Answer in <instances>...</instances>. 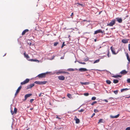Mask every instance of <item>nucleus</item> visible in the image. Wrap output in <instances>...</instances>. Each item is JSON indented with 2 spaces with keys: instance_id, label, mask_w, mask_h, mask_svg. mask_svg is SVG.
Instances as JSON below:
<instances>
[{
  "instance_id": "nucleus-28",
  "label": "nucleus",
  "mask_w": 130,
  "mask_h": 130,
  "mask_svg": "<svg viewBox=\"0 0 130 130\" xmlns=\"http://www.w3.org/2000/svg\"><path fill=\"white\" fill-rule=\"evenodd\" d=\"M35 83L39 85H41V82L36 81L35 82Z\"/></svg>"
},
{
  "instance_id": "nucleus-44",
  "label": "nucleus",
  "mask_w": 130,
  "mask_h": 130,
  "mask_svg": "<svg viewBox=\"0 0 130 130\" xmlns=\"http://www.w3.org/2000/svg\"><path fill=\"white\" fill-rule=\"evenodd\" d=\"M127 81L128 83H130V78L128 79L127 80Z\"/></svg>"
},
{
  "instance_id": "nucleus-54",
  "label": "nucleus",
  "mask_w": 130,
  "mask_h": 130,
  "mask_svg": "<svg viewBox=\"0 0 130 130\" xmlns=\"http://www.w3.org/2000/svg\"><path fill=\"white\" fill-rule=\"evenodd\" d=\"M104 101H105L106 102H108L107 100H104Z\"/></svg>"
},
{
  "instance_id": "nucleus-43",
  "label": "nucleus",
  "mask_w": 130,
  "mask_h": 130,
  "mask_svg": "<svg viewBox=\"0 0 130 130\" xmlns=\"http://www.w3.org/2000/svg\"><path fill=\"white\" fill-rule=\"evenodd\" d=\"M64 42H63V43L62 44L61 46V48H62L65 45L64 44Z\"/></svg>"
},
{
  "instance_id": "nucleus-7",
  "label": "nucleus",
  "mask_w": 130,
  "mask_h": 130,
  "mask_svg": "<svg viewBox=\"0 0 130 130\" xmlns=\"http://www.w3.org/2000/svg\"><path fill=\"white\" fill-rule=\"evenodd\" d=\"M34 85L35 84L34 83L30 84L29 85L27 86V89H30L31 88L33 87L34 86Z\"/></svg>"
},
{
  "instance_id": "nucleus-50",
  "label": "nucleus",
  "mask_w": 130,
  "mask_h": 130,
  "mask_svg": "<svg viewBox=\"0 0 130 130\" xmlns=\"http://www.w3.org/2000/svg\"><path fill=\"white\" fill-rule=\"evenodd\" d=\"M18 92H15V96H17V94H18Z\"/></svg>"
},
{
  "instance_id": "nucleus-32",
  "label": "nucleus",
  "mask_w": 130,
  "mask_h": 130,
  "mask_svg": "<svg viewBox=\"0 0 130 130\" xmlns=\"http://www.w3.org/2000/svg\"><path fill=\"white\" fill-rule=\"evenodd\" d=\"M77 62L79 63L80 64H86V63L85 62H79L78 61H77Z\"/></svg>"
},
{
  "instance_id": "nucleus-24",
  "label": "nucleus",
  "mask_w": 130,
  "mask_h": 130,
  "mask_svg": "<svg viewBox=\"0 0 130 130\" xmlns=\"http://www.w3.org/2000/svg\"><path fill=\"white\" fill-rule=\"evenodd\" d=\"M119 82V80H118L114 79L113 80V83L115 84Z\"/></svg>"
},
{
  "instance_id": "nucleus-19",
  "label": "nucleus",
  "mask_w": 130,
  "mask_h": 130,
  "mask_svg": "<svg viewBox=\"0 0 130 130\" xmlns=\"http://www.w3.org/2000/svg\"><path fill=\"white\" fill-rule=\"evenodd\" d=\"M127 73V72L125 70H124L120 72V73L121 74H125Z\"/></svg>"
},
{
  "instance_id": "nucleus-33",
  "label": "nucleus",
  "mask_w": 130,
  "mask_h": 130,
  "mask_svg": "<svg viewBox=\"0 0 130 130\" xmlns=\"http://www.w3.org/2000/svg\"><path fill=\"white\" fill-rule=\"evenodd\" d=\"M103 120V119H101L99 120V122H98V123H100L102 122V121Z\"/></svg>"
},
{
  "instance_id": "nucleus-9",
  "label": "nucleus",
  "mask_w": 130,
  "mask_h": 130,
  "mask_svg": "<svg viewBox=\"0 0 130 130\" xmlns=\"http://www.w3.org/2000/svg\"><path fill=\"white\" fill-rule=\"evenodd\" d=\"M58 78L60 80H64L65 79V77L63 76H58Z\"/></svg>"
},
{
  "instance_id": "nucleus-22",
  "label": "nucleus",
  "mask_w": 130,
  "mask_h": 130,
  "mask_svg": "<svg viewBox=\"0 0 130 130\" xmlns=\"http://www.w3.org/2000/svg\"><path fill=\"white\" fill-rule=\"evenodd\" d=\"M21 88H22V86H20L18 87V88L17 89V90L16 92H18L19 93V92L20 90L21 89Z\"/></svg>"
},
{
  "instance_id": "nucleus-40",
  "label": "nucleus",
  "mask_w": 130,
  "mask_h": 130,
  "mask_svg": "<svg viewBox=\"0 0 130 130\" xmlns=\"http://www.w3.org/2000/svg\"><path fill=\"white\" fill-rule=\"evenodd\" d=\"M94 111L95 113L98 112L99 111L98 110L96 109H94Z\"/></svg>"
},
{
  "instance_id": "nucleus-52",
  "label": "nucleus",
  "mask_w": 130,
  "mask_h": 130,
  "mask_svg": "<svg viewBox=\"0 0 130 130\" xmlns=\"http://www.w3.org/2000/svg\"><path fill=\"white\" fill-rule=\"evenodd\" d=\"M88 60V58H86L85 59V60L84 61H87Z\"/></svg>"
},
{
  "instance_id": "nucleus-58",
  "label": "nucleus",
  "mask_w": 130,
  "mask_h": 130,
  "mask_svg": "<svg viewBox=\"0 0 130 130\" xmlns=\"http://www.w3.org/2000/svg\"><path fill=\"white\" fill-rule=\"evenodd\" d=\"M33 109V108H31L30 109V110H31Z\"/></svg>"
},
{
  "instance_id": "nucleus-55",
  "label": "nucleus",
  "mask_w": 130,
  "mask_h": 130,
  "mask_svg": "<svg viewBox=\"0 0 130 130\" xmlns=\"http://www.w3.org/2000/svg\"><path fill=\"white\" fill-rule=\"evenodd\" d=\"M130 98V96H129L128 97H126L125 98Z\"/></svg>"
},
{
  "instance_id": "nucleus-4",
  "label": "nucleus",
  "mask_w": 130,
  "mask_h": 130,
  "mask_svg": "<svg viewBox=\"0 0 130 130\" xmlns=\"http://www.w3.org/2000/svg\"><path fill=\"white\" fill-rule=\"evenodd\" d=\"M29 79L27 78L24 81L21 83V84L22 85L28 83L29 81Z\"/></svg>"
},
{
  "instance_id": "nucleus-30",
  "label": "nucleus",
  "mask_w": 130,
  "mask_h": 130,
  "mask_svg": "<svg viewBox=\"0 0 130 130\" xmlns=\"http://www.w3.org/2000/svg\"><path fill=\"white\" fill-rule=\"evenodd\" d=\"M17 109L16 108H15L14 109V113L15 114L17 112Z\"/></svg>"
},
{
  "instance_id": "nucleus-47",
  "label": "nucleus",
  "mask_w": 130,
  "mask_h": 130,
  "mask_svg": "<svg viewBox=\"0 0 130 130\" xmlns=\"http://www.w3.org/2000/svg\"><path fill=\"white\" fill-rule=\"evenodd\" d=\"M128 50L129 51H130V44H128Z\"/></svg>"
},
{
  "instance_id": "nucleus-35",
  "label": "nucleus",
  "mask_w": 130,
  "mask_h": 130,
  "mask_svg": "<svg viewBox=\"0 0 130 130\" xmlns=\"http://www.w3.org/2000/svg\"><path fill=\"white\" fill-rule=\"evenodd\" d=\"M58 44V42H56L54 43V46H56Z\"/></svg>"
},
{
  "instance_id": "nucleus-42",
  "label": "nucleus",
  "mask_w": 130,
  "mask_h": 130,
  "mask_svg": "<svg viewBox=\"0 0 130 130\" xmlns=\"http://www.w3.org/2000/svg\"><path fill=\"white\" fill-rule=\"evenodd\" d=\"M77 4H78L79 5L81 6L82 7H83L84 6V5L82 4H81L80 3H77Z\"/></svg>"
},
{
  "instance_id": "nucleus-14",
  "label": "nucleus",
  "mask_w": 130,
  "mask_h": 130,
  "mask_svg": "<svg viewBox=\"0 0 130 130\" xmlns=\"http://www.w3.org/2000/svg\"><path fill=\"white\" fill-rule=\"evenodd\" d=\"M126 56L127 57V59L128 61V63H129L130 62V58L129 57L128 54V53H126Z\"/></svg>"
},
{
  "instance_id": "nucleus-1",
  "label": "nucleus",
  "mask_w": 130,
  "mask_h": 130,
  "mask_svg": "<svg viewBox=\"0 0 130 130\" xmlns=\"http://www.w3.org/2000/svg\"><path fill=\"white\" fill-rule=\"evenodd\" d=\"M50 72H46V73H42L38 75L37 77L39 78H44L45 77L46 75L50 73Z\"/></svg>"
},
{
  "instance_id": "nucleus-49",
  "label": "nucleus",
  "mask_w": 130,
  "mask_h": 130,
  "mask_svg": "<svg viewBox=\"0 0 130 130\" xmlns=\"http://www.w3.org/2000/svg\"><path fill=\"white\" fill-rule=\"evenodd\" d=\"M18 92H15V96H17V94H18Z\"/></svg>"
},
{
  "instance_id": "nucleus-56",
  "label": "nucleus",
  "mask_w": 130,
  "mask_h": 130,
  "mask_svg": "<svg viewBox=\"0 0 130 130\" xmlns=\"http://www.w3.org/2000/svg\"><path fill=\"white\" fill-rule=\"evenodd\" d=\"M56 118L59 119H60V118H59L57 116L56 117Z\"/></svg>"
},
{
  "instance_id": "nucleus-16",
  "label": "nucleus",
  "mask_w": 130,
  "mask_h": 130,
  "mask_svg": "<svg viewBox=\"0 0 130 130\" xmlns=\"http://www.w3.org/2000/svg\"><path fill=\"white\" fill-rule=\"evenodd\" d=\"M80 84L81 85H88L89 84H90V83L89 82H84V83L80 82Z\"/></svg>"
},
{
  "instance_id": "nucleus-26",
  "label": "nucleus",
  "mask_w": 130,
  "mask_h": 130,
  "mask_svg": "<svg viewBox=\"0 0 130 130\" xmlns=\"http://www.w3.org/2000/svg\"><path fill=\"white\" fill-rule=\"evenodd\" d=\"M128 89L127 88H125V89H122L121 90V92H122L124 91H126L127 90H128Z\"/></svg>"
},
{
  "instance_id": "nucleus-34",
  "label": "nucleus",
  "mask_w": 130,
  "mask_h": 130,
  "mask_svg": "<svg viewBox=\"0 0 130 130\" xmlns=\"http://www.w3.org/2000/svg\"><path fill=\"white\" fill-rule=\"evenodd\" d=\"M118 90H116V91H113V92L116 94H118Z\"/></svg>"
},
{
  "instance_id": "nucleus-29",
  "label": "nucleus",
  "mask_w": 130,
  "mask_h": 130,
  "mask_svg": "<svg viewBox=\"0 0 130 130\" xmlns=\"http://www.w3.org/2000/svg\"><path fill=\"white\" fill-rule=\"evenodd\" d=\"M47 82V81L41 82V85L45 84H46Z\"/></svg>"
},
{
  "instance_id": "nucleus-46",
  "label": "nucleus",
  "mask_w": 130,
  "mask_h": 130,
  "mask_svg": "<svg viewBox=\"0 0 130 130\" xmlns=\"http://www.w3.org/2000/svg\"><path fill=\"white\" fill-rule=\"evenodd\" d=\"M34 99H31L30 100V103H32L33 101H34Z\"/></svg>"
},
{
  "instance_id": "nucleus-60",
  "label": "nucleus",
  "mask_w": 130,
  "mask_h": 130,
  "mask_svg": "<svg viewBox=\"0 0 130 130\" xmlns=\"http://www.w3.org/2000/svg\"><path fill=\"white\" fill-rule=\"evenodd\" d=\"M94 41H95H95H96V39H95V40H94Z\"/></svg>"
},
{
  "instance_id": "nucleus-20",
  "label": "nucleus",
  "mask_w": 130,
  "mask_h": 130,
  "mask_svg": "<svg viewBox=\"0 0 130 130\" xmlns=\"http://www.w3.org/2000/svg\"><path fill=\"white\" fill-rule=\"evenodd\" d=\"M28 60L31 61H35L38 62H39V61L37 59H30Z\"/></svg>"
},
{
  "instance_id": "nucleus-45",
  "label": "nucleus",
  "mask_w": 130,
  "mask_h": 130,
  "mask_svg": "<svg viewBox=\"0 0 130 130\" xmlns=\"http://www.w3.org/2000/svg\"><path fill=\"white\" fill-rule=\"evenodd\" d=\"M126 130H130V127H127L126 128Z\"/></svg>"
},
{
  "instance_id": "nucleus-27",
  "label": "nucleus",
  "mask_w": 130,
  "mask_h": 130,
  "mask_svg": "<svg viewBox=\"0 0 130 130\" xmlns=\"http://www.w3.org/2000/svg\"><path fill=\"white\" fill-rule=\"evenodd\" d=\"M67 96L70 99L72 98L71 95L69 93H68L67 94Z\"/></svg>"
},
{
  "instance_id": "nucleus-15",
  "label": "nucleus",
  "mask_w": 130,
  "mask_h": 130,
  "mask_svg": "<svg viewBox=\"0 0 130 130\" xmlns=\"http://www.w3.org/2000/svg\"><path fill=\"white\" fill-rule=\"evenodd\" d=\"M29 31V30L28 29H26L24 30L22 33V35H23L25 34L26 32H28Z\"/></svg>"
},
{
  "instance_id": "nucleus-8",
  "label": "nucleus",
  "mask_w": 130,
  "mask_h": 130,
  "mask_svg": "<svg viewBox=\"0 0 130 130\" xmlns=\"http://www.w3.org/2000/svg\"><path fill=\"white\" fill-rule=\"evenodd\" d=\"M74 119L75 120L76 123L78 124L79 123L80 120L79 119H78L76 116L75 117Z\"/></svg>"
},
{
  "instance_id": "nucleus-48",
  "label": "nucleus",
  "mask_w": 130,
  "mask_h": 130,
  "mask_svg": "<svg viewBox=\"0 0 130 130\" xmlns=\"http://www.w3.org/2000/svg\"><path fill=\"white\" fill-rule=\"evenodd\" d=\"M95 115V113H93V114H92V116H91V118L93 117Z\"/></svg>"
},
{
  "instance_id": "nucleus-25",
  "label": "nucleus",
  "mask_w": 130,
  "mask_h": 130,
  "mask_svg": "<svg viewBox=\"0 0 130 130\" xmlns=\"http://www.w3.org/2000/svg\"><path fill=\"white\" fill-rule=\"evenodd\" d=\"M106 83L108 84H110L111 83V82L110 80H107L106 81Z\"/></svg>"
},
{
  "instance_id": "nucleus-37",
  "label": "nucleus",
  "mask_w": 130,
  "mask_h": 130,
  "mask_svg": "<svg viewBox=\"0 0 130 130\" xmlns=\"http://www.w3.org/2000/svg\"><path fill=\"white\" fill-rule=\"evenodd\" d=\"M42 94H44L43 93H41L39 94V96L40 97L41 96H43V95H42Z\"/></svg>"
},
{
  "instance_id": "nucleus-11",
  "label": "nucleus",
  "mask_w": 130,
  "mask_h": 130,
  "mask_svg": "<svg viewBox=\"0 0 130 130\" xmlns=\"http://www.w3.org/2000/svg\"><path fill=\"white\" fill-rule=\"evenodd\" d=\"M128 40L125 39L122 40V42L123 43H126L128 42Z\"/></svg>"
},
{
  "instance_id": "nucleus-53",
  "label": "nucleus",
  "mask_w": 130,
  "mask_h": 130,
  "mask_svg": "<svg viewBox=\"0 0 130 130\" xmlns=\"http://www.w3.org/2000/svg\"><path fill=\"white\" fill-rule=\"evenodd\" d=\"M107 56H108V57H109V52H108V53L107 54Z\"/></svg>"
},
{
  "instance_id": "nucleus-23",
  "label": "nucleus",
  "mask_w": 130,
  "mask_h": 130,
  "mask_svg": "<svg viewBox=\"0 0 130 130\" xmlns=\"http://www.w3.org/2000/svg\"><path fill=\"white\" fill-rule=\"evenodd\" d=\"M75 70H77V69H73V68H69L68 69V70L69 71H73Z\"/></svg>"
},
{
  "instance_id": "nucleus-38",
  "label": "nucleus",
  "mask_w": 130,
  "mask_h": 130,
  "mask_svg": "<svg viewBox=\"0 0 130 130\" xmlns=\"http://www.w3.org/2000/svg\"><path fill=\"white\" fill-rule=\"evenodd\" d=\"M96 99V98L95 97H93L91 99L93 100H95Z\"/></svg>"
},
{
  "instance_id": "nucleus-2",
  "label": "nucleus",
  "mask_w": 130,
  "mask_h": 130,
  "mask_svg": "<svg viewBox=\"0 0 130 130\" xmlns=\"http://www.w3.org/2000/svg\"><path fill=\"white\" fill-rule=\"evenodd\" d=\"M115 23L116 20H112L109 23L107 24V26H112L115 24Z\"/></svg>"
},
{
  "instance_id": "nucleus-6",
  "label": "nucleus",
  "mask_w": 130,
  "mask_h": 130,
  "mask_svg": "<svg viewBox=\"0 0 130 130\" xmlns=\"http://www.w3.org/2000/svg\"><path fill=\"white\" fill-rule=\"evenodd\" d=\"M32 94L30 93L27 94L25 95V99L24 100V101L26 100Z\"/></svg>"
},
{
  "instance_id": "nucleus-12",
  "label": "nucleus",
  "mask_w": 130,
  "mask_h": 130,
  "mask_svg": "<svg viewBox=\"0 0 130 130\" xmlns=\"http://www.w3.org/2000/svg\"><path fill=\"white\" fill-rule=\"evenodd\" d=\"M110 49L113 54H117L116 53H115V49L113 48V47L112 46L111 47Z\"/></svg>"
},
{
  "instance_id": "nucleus-17",
  "label": "nucleus",
  "mask_w": 130,
  "mask_h": 130,
  "mask_svg": "<svg viewBox=\"0 0 130 130\" xmlns=\"http://www.w3.org/2000/svg\"><path fill=\"white\" fill-rule=\"evenodd\" d=\"M117 19V21L119 23H121L122 22V20L121 18H116Z\"/></svg>"
},
{
  "instance_id": "nucleus-39",
  "label": "nucleus",
  "mask_w": 130,
  "mask_h": 130,
  "mask_svg": "<svg viewBox=\"0 0 130 130\" xmlns=\"http://www.w3.org/2000/svg\"><path fill=\"white\" fill-rule=\"evenodd\" d=\"M84 111V109H82L80 110H79L78 111L79 112H82L83 111Z\"/></svg>"
},
{
  "instance_id": "nucleus-13",
  "label": "nucleus",
  "mask_w": 130,
  "mask_h": 130,
  "mask_svg": "<svg viewBox=\"0 0 130 130\" xmlns=\"http://www.w3.org/2000/svg\"><path fill=\"white\" fill-rule=\"evenodd\" d=\"M24 55L25 57L28 60L29 58V56L28 54H26L25 52L24 53Z\"/></svg>"
},
{
  "instance_id": "nucleus-5",
  "label": "nucleus",
  "mask_w": 130,
  "mask_h": 130,
  "mask_svg": "<svg viewBox=\"0 0 130 130\" xmlns=\"http://www.w3.org/2000/svg\"><path fill=\"white\" fill-rule=\"evenodd\" d=\"M57 74H58V73H65V74H69L68 72H65L64 71H63L62 70H59L57 72Z\"/></svg>"
},
{
  "instance_id": "nucleus-31",
  "label": "nucleus",
  "mask_w": 130,
  "mask_h": 130,
  "mask_svg": "<svg viewBox=\"0 0 130 130\" xmlns=\"http://www.w3.org/2000/svg\"><path fill=\"white\" fill-rule=\"evenodd\" d=\"M99 61H100L99 59H98L97 60H96L93 63H98V62H99Z\"/></svg>"
},
{
  "instance_id": "nucleus-41",
  "label": "nucleus",
  "mask_w": 130,
  "mask_h": 130,
  "mask_svg": "<svg viewBox=\"0 0 130 130\" xmlns=\"http://www.w3.org/2000/svg\"><path fill=\"white\" fill-rule=\"evenodd\" d=\"M84 95H85V96H88L89 95V94L88 93H85L84 94Z\"/></svg>"
},
{
  "instance_id": "nucleus-36",
  "label": "nucleus",
  "mask_w": 130,
  "mask_h": 130,
  "mask_svg": "<svg viewBox=\"0 0 130 130\" xmlns=\"http://www.w3.org/2000/svg\"><path fill=\"white\" fill-rule=\"evenodd\" d=\"M97 102L96 101H94L91 104V105H93L94 104L96 103Z\"/></svg>"
},
{
  "instance_id": "nucleus-3",
  "label": "nucleus",
  "mask_w": 130,
  "mask_h": 130,
  "mask_svg": "<svg viewBox=\"0 0 130 130\" xmlns=\"http://www.w3.org/2000/svg\"><path fill=\"white\" fill-rule=\"evenodd\" d=\"M104 32V30H102L101 29H99L95 31H94V34H96L99 33H103Z\"/></svg>"
},
{
  "instance_id": "nucleus-18",
  "label": "nucleus",
  "mask_w": 130,
  "mask_h": 130,
  "mask_svg": "<svg viewBox=\"0 0 130 130\" xmlns=\"http://www.w3.org/2000/svg\"><path fill=\"white\" fill-rule=\"evenodd\" d=\"M119 116V114L115 116H113L112 115H111L110 116V117L111 118H118Z\"/></svg>"
},
{
  "instance_id": "nucleus-57",
  "label": "nucleus",
  "mask_w": 130,
  "mask_h": 130,
  "mask_svg": "<svg viewBox=\"0 0 130 130\" xmlns=\"http://www.w3.org/2000/svg\"><path fill=\"white\" fill-rule=\"evenodd\" d=\"M28 43V44H30V45H31V43H30H30H29V44Z\"/></svg>"
},
{
  "instance_id": "nucleus-51",
  "label": "nucleus",
  "mask_w": 130,
  "mask_h": 130,
  "mask_svg": "<svg viewBox=\"0 0 130 130\" xmlns=\"http://www.w3.org/2000/svg\"><path fill=\"white\" fill-rule=\"evenodd\" d=\"M11 114H12V115H13V114H14V112H13V111H12V110H11Z\"/></svg>"
},
{
  "instance_id": "nucleus-10",
  "label": "nucleus",
  "mask_w": 130,
  "mask_h": 130,
  "mask_svg": "<svg viewBox=\"0 0 130 130\" xmlns=\"http://www.w3.org/2000/svg\"><path fill=\"white\" fill-rule=\"evenodd\" d=\"M79 71L81 72H84L87 71L88 70L87 69L85 68H80L79 69Z\"/></svg>"
},
{
  "instance_id": "nucleus-21",
  "label": "nucleus",
  "mask_w": 130,
  "mask_h": 130,
  "mask_svg": "<svg viewBox=\"0 0 130 130\" xmlns=\"http://www.w3.org/2000/svg\"><path fill=\"white\" fill-rule=\"evenodd\" d=\"M122 76L121 75H113L112 77H114L115 78H118V77H121Z\"/></svg>"
},
{
  "instance_id": "nucleus-59",
  "label": "nucleus",
  "mask_w": 130,
  "mask_h": 130,
  "mask_svg": "<svg viewBox=\"0 0 130 130\" xmlns=\"http://www.w3.org/2000/svg\"><path fill=\"white\" fill-rule=\"evenodd\" d=\"M73 13H72L71 15H72L73 14Z\"/></svg>"
}]
</instances>
